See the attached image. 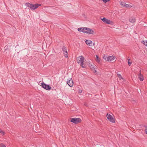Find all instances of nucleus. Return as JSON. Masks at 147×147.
<instances>
[{"label": "nucleus", "mask_w": 147, "mask_h": 147, "mask_svg": "<svg viewBox=\"0 0 147 147\" xmlns=\"http://www.w3.org/2000/svg\"><path fill=\"white\" fill-rule=\"evenodd\" d=\"M67 83L68 85L70 87H71L73 85V82L71 79H69L67 81Z\"/></svg>", "instance_id": "9"}, {"label": "nucleus", "mask_w": 147, "mask_h": 147, "mask_svg": "<svg viewBox=\"0 0 147 147\" xmlns=\"http://www.w3.org/2000/svg\"><path fill=\"white\" fill-rule=\"evenodd\" d=\"M103 2H104L105 3H106L109 0H102Z\"/></svg>", "instance_id": "25"}, {"label": "nucleus", "mask_w": 147, "mask_h": 147, "mask_svg": "<svg viewBox=\"0 0 147 147\" xmlns=\"http://www.w3.org/2000/svg\"><path fill=\"white\" fill-rule=\"evenodd\" d=\"M107 118L108 120L112 123L115 122V119L110 114H107Z\"/></svg>", "instance_id": "8"}, {"label": "nucleus", "mask_w": 147, "mask_h": 147, "mask_svg": "<svg viewBox=\"0 0 147 147\" xmlns=\"http://www.w3.org/2000/svg\"><path fill=\"white\" fill-rule=\"evenodd\" d=\"M108 57L107 55H104L103 56V58L106 61H108Z\"/></svg>", "instance_id": "14"}, {"label": "nucleus", "mask_w": 147, "mask_h": 147, "mask_svg": "<svg viewBox=\"0 0 147 147\" xmlns=\"http://www.w3.org/2000/svg\"><path fill=\"white\" fill-rule=\"evenodd\" d=\"M115 57L113 55L109 56L108 57V61H112L114 60L115 59Z\"/></svg>", "instance_id": "11"}, {"label": "nucleus", "mask_w": 147, "mask_h": 147, "mask_svg": "<svg viewBox=\"0 0 147 147\" xmlns=\"http://www.w3.org/2000/svg\"><path fill=\"white\" fill-rule=\"evenodd\" d=\"M0 147H6V146L5 145H3L2 144H0Z\"/></svg>", "instance_id": "23"}, {"label": "nucleus", "mask_w": 147, "mask_h": 147, "mask_svg": "<svg viewBox=\"0 0 147 147\" xmlns=\"http://www.w3.org/2000/svg\"><path fill=\"white\" fill-rule=\"evenodd\" d=\"M86 44L90 46V44H92V42L90 40H87L85 41Z\"/></svg>", "instance_id": "15"}, {"label": "nucleus", "mask_w": 147, "mask_h": 147, "mask_svg": "<svg viewBox=\"0 0 147 147\" xmlns=\"http://www.w3.org/2000/svg\"><path fill=\"white\" fill-rule=\"evenodd\" d=\"M144 131H145V133L146 134H147V128H145V130H144Z\"/></svg>", "instance_id": "24"}, {"label": "nucleus", "mask_w": 147, "mask_h": 147, "mask_svg": "<svg viewBox=\"0 0 147 147\" xmlns=\"http://www.w3.org/2000/svg\"><path fill=\"white\" fill-rule=\"evenodd\" d=\"M120 4L121 5L123 6H125V4L123 2L121 1L120 2Z\"/></svg>", "instance_id": "20"}, {"label": "nucleus", "mask_w": 147, "mask_h": 147, "mask_svg": "<svg viewBox=\"0 0 147 147\" xmlns=\"http://www.w3.org/2000/svg\"><path fill=\"white\" fill-rule=\"evenodd\" d=\"M128 6V5L127 4H125V6H126V7H127Z\"/></svg>", "instance_id": "28"}, {"label": "nucleus", "mask_w": 147, "mask_h": 147, "mask_svg": "<svg viewBox=\"0 0 147 147\" xmlns=\"http://www.w3.org/2000/svg\"><path fill=\"white\" fill-rule=\"evenodd\" d=\"M0 133L3 134V135H4V132L1 129H0Z\"/></svg>", "instance_id": "21"}, {"label": "nucleus", "mask_w": 147, "mask_h": 147, "mask_svg": "<svg viewBox=\"0 0 147 147\" xmlns=\"http://www.w3.org/2000/svg\"><path fill=\"white\" fill-rule=\"evenodd\" d=\"M85 28H78V30L79 31L84 33Z\"/></svg>", "instance_id": "13"}, {"label": "nucleus", "mask_w": 147, "mask_h": 147, "mask_svg": "<svg viewBox=\"0 0 147 147\" xmlns=\"http://www.w3.org/2000/svg\"><path fill=\"white\" fill-rule=\"evenodd\" d=\"M101 20L104 23L107 24H111L113 23L112 21L105 18H101Z\"/></svg>", "instance_id": "7"}, {"label": "nucleus", "mask_w": 147, "mask_h": 147, "mask_svg": "<svg viewBox=\"0 0 147 147\" xmlns=\"http://www.w3.org/2000/svg\"><path fill=\"white\" fill-rule=\"evenodd\" d=\"M130 60L129 59L128 60V65L129 66H130L131 64V62H130L129 61V60Z\"/></svg>", "instance_id": "22"}, {"label": "nucleus", "mask_w": 147, "mask_h": 147, "mask_svg": "<svg viewBox=\"0 0 147 147\" xmlns=\"http://www.w3.org/2000/svg\"><path fill=\"white\" fill-rule=\"evenodd\" d=\"M90 68L92 70H95L96 67V65H92V64L90 65Z\"/></svg>", "instance_id": "16"}, {"label": "nucleus", "mask_w": 147, "mask_h": 147, "mask_svg": "<svg viewBox=\"0 0 147 147\" xmlns=\"http://www.w3.org/2000/svg\"><path fill=\"white\" fill-rule=\"evenodd\" d=\"M84 59V57L82 56H80L78 57L77 59V61L78 63H80L82 67L83 68L85 67L83 65V62Z\"/></svg>", "instance_id": "2"}, {"label": "nucleus", "mask_w": 147, "mask_h": 147, "mask_svg": "<svg viewBox=\"0 0 147 147\" xmlns=\"http://www.w3.org/2000/svg\"><path fill=\"white\" fill-rule=\"evenodd\" d=\"M96 61L98 63L100 62V59L97 55H96Z\"/></svg>", "instance_id": "18"}, {"label": "nucleus", "mask_w": 147, "mask_h": 147, "mask_svg": "<svg viewBox=\"0 0 147 147\" xmlns=\"http://www.w3.org/2000/svg\"><path fill=\"white\" fill-rule=\"evenodd\" d=\"M95 72H96V71L95 70Z\"/></svg>", "instance_id": "29"}, {"label": "nucleus", "mask_w": 147, "mask_h": 147, "mask_svg": "<svg viewBox=\"0 0 147 147\" xmlns=\"http://www.w3.org/2000/svg\"><path fill=\"white\" fill-rule=\"evenodd\" d=\"M81 120L79 118H73L71 119V122L76 124L80 122Z\"/></svg>", "instance_id": "4"}, {"label": "nucleus", "mask_w": 147, "mask_h": 147, "mask_svg": "<svg viewBox=\"0 0 147 147\" xmlns=\"http://www.w3.org/2000/svg\"><path fill=\"white\" fill-rule=\"evenodd\" d=\"M129 22L132 23H134L136 21L135 18H134L131 17L129 20Z\"/></svg>", "instance_id": "12"}, {"label": "nucleus", "mask_w": 147, "mask_h": 147, "mask_svg": "<svg viewBox=\"0 0 147 147\" xmlns=\"http://www.w3.org/2000/svg\"><path fill=\"white\" fill-rule=\"evenodd\" d=\"M141 70L140 71V74L138 76V77L140 80L142 81L144 80V77L143 75L141 74Z\"/></svg>", "instance_id": "10"}, {"label": "nucleus", "mask_w": 147, "mask_h": 147, "mask_svg": "<svg viewBox=\"0 0 147 147\" xmlns=\"http://www.w3.org/2000/svg\"><path fill=\"white\" fill-rule=\"evenodd\" d=\"M142 43L145 46H147V41H143L142 42Z\"/></svg>", "instance_id": "19"}, {"label": "nucleus", "mask_w": 147, "mask_h": 147, "mask_svg": "<svg viewBox=\"0 0 147 147\" xmlns=\"http://www.w3.org/2000/svg\"><path fill=\"white\" fill-rule=\"evenodd\" d=\"M41 85L43 88L46 90H49L51 89V87L49 85L46 84L43 82L41 83Z\"/></svg>", "instance_id": "5"}, {"label": "nucleus", "mask_w": 147, "mask_h": 147, "mask_svg": "<svg viewBox=\"0 0 147 147\" xmlns=\"http://www.w3.org/2000/svg\"><path fill=\"white\" fill-rule=\"evenodd\" d=\"M117 75L120 79H123V78H122L121 75L119 73H117Z\"/></svg>", "instance_id": "17"}, {"label": "nucleus", "mask_w": 147, "mask_h": 147, "mask_svg": "<svg viewBox=\"0 0 147 147\" xmlns=\"http://www.w3.org/2000/svg\"><path fill=\"white\" fill-rule=\"evenodd\" d=\"M84 33L88 34H94L95 33L94 31L88 28H85Z\"/></svg>", "instance_id": "3"}, {"label": "nucleus", "mask_w": 147, "mask_h": 147, "mask_svg": "<svg viewBox=\"0 0 147 147\" xmlns=\"http://www.w3.org/2000/svg\"><path fill=\"white\" fill-rule=\"evenodd\" d=\"M143 126L145 127L146 128H147V125H144Z\"/></svg>", "instance_id": "27"}, {"label": "nucleus", "mask_w": 147, "mask_h": 147, "mask_svg": "<svg viewBox=\"0 0 147 147\" xmlns=\"http://www.w3.org/2000/svg\"><path fill=\"white\" fill-rule=\"evenodd\" d=\"M82 92V90H79L78 91V93H81Z\"/></svg>", "instance_id": "26"}, {"label": "nucleus", "mask_w": 147, "mask_h": 147, "mask_svg": "<svg viewBox=\"0 0 147 147\" xmlns=\"http://www.w3.org/2000/svg\"><path fill=\"white\" fill-rule=\"evenodd\" d=\"M26 5L28 7L30 8L31 10H32L36 9L39 6H41V4H34L29 3H26Z\"/></svg>", "instance_id": "1"}, {"label": "nucleus", "mask_w": 147, "mask_h": 147, "mask_svg": "<svg viewBox=\"0 0 147 147\" xmlns=\"http://www.w3.org/2000/svg\"><path fill=\"white\" fill-rule=\"evenodd\" d=\"M62 50L63 51V53L65 57L66 58L68 56V54L66 47L65 46H63L62 48Z\"/></svg>", "instance_id": "6"}]
</instances>
